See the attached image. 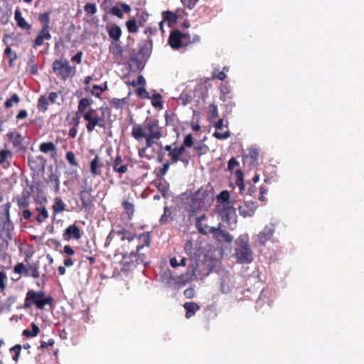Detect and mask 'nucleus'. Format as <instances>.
<instances>
[{"label": "nucleus", "instance_id": "cd10ccee", "mask_svg": "<svg viewBox=\"0 0 364 364\" xmlns=\"http://www.w3.org/2000/svg\"><path fill=\"white\" fill-rule=\"evenodd\" d=\"M52 210L54 216L66 210V204L60 197H55L54 198Z\"/></svg>", "mask_w": 364, "mask_h": 364}, {"label": "nucleus", "instance_id": "3c124183", "mask_svg": "<svg viewBox=\"0 0 364 364\" xmlns=\"http://www.w3.org/2000/svg\"><path fill=\"white\" fill-rule=\"evenodd\" d=\"M85 191H82L80 193V199L81 200L82 207L85 209H87L90 208L91 201L89 199L85 198Z\"/></svg>", "mask_w": 364, "mask_h": 364}, {"label": "nucleus", "instance_id": "7c9ffc66", "mask_svg": "<svg viewBox=\"0 0 364 364\" xmlns=\"http://www.w3.org/2000/svg\"><path fill=\"white\" fill-rule=\"evenodd\" d=\"M31 194L28 191H23L21 195L17 198V205L20 209L26 208L29 205Z\"/></svg>", "mask_w": 364, "mask_h": 364}, {"label": "nucleus", "instance_id": "ea45409f", "mask_svg": "<svg viewBox=\"0 0 364 364\" xmlns=\"http://www.w3.org/2000/svg\"><path fill=\"white\" fill-rule=\"evenodd\" d=\"M4 55L9 60V66H13L14 61L17 59V55L16 52L13 51L10 46H7L4 50Z\"/></svg>", "mask_w": 364, "mask_h": 364}, {"label": "nucleus", "instance_id": "412c9836", "mask_svg": "<svg viewBox=\"0 0 364 364\" xmlns=\"http://www.w3.org/2000/svg\"><path fill=\"white\" fill-rule=\"evenodd\" d=\"M50 28L46 27H42L41 31L38 32L37 37L36 38L33 46L34 48L41 46L43 43L44 40L51 39V34L50 33Z\"/></svg>", "mask_w": 364, "mask_h": 364}, {"label": "nucleus", "instance_id": "bb28decb", "mask_svg": "<svg viewBox=\"0 0 364 364\" xmlns=\"http://www.w3.org/2000/svg\"><path fill=\"white\" fill-rule=\"evenodd\" d=\"M205 219V214H202L201 215L198 216L196 220V227L198 231L202 235H207L208 233H210L209 230L211 228L208 225H204L203 223V221Z\"/></svg>", "mask_w": 364, "mask_h": 364}, {"label": "nucleus", "instance_id": "6e6d98bb", "mask_svg": "<svg viewBox=\"0 0 364 364\" xmlns=\"http://www.w3.org/2000/svg\"><path fill=\"white\" fill-rule=\"evenodd\" d=\"M193 146V137L191 134H187L183 140V143L180 146H183L186 149V147H192Z\"/></svg>", "mask_w": 364, "mask_h": 364}, {"label": "nucleus", "instance_id": "0eeeda50", "mask_svg": "<svg viewBox=\"0 0 364 364\" xmlns=\"http://www.w3.org/2000/svg\"><path fill=\"white\" fill-rule=\"evenodd\" d=\"M55 74L63 80L75 75V67L70 66L69 62L65 59L55 60L52 65Z\"/></svg>", "mask_w": 364, "mask_h": 364}, {"label": "nucleus", "instance_id": "9d476101", "mask_svg": "<svg viewBox=\"0 0 364 364\" xmlns=\"http://www.w3.org/2000/svg\"><path fill=\"white\" fill-rule=\"evenodd\" d=\"M190 43L188 35L178 30L172 31L168 38V44L175 50L186 47Z\"/></svg>", "mask_w": 364, "mask_h": 364}, {"label": "nucleus", "instance_id": "052dcab7", "mask_svg": "<svg viewBox=\"0 0 364 364\" xmlns=\"http://www.w3.org/2000/svg\"><path fill=\"white\" fill-rule=\"evenodd\" d=\"M199 0H181L183 5L189 9H193Z\"/></svg>", "mask_w": 364, "mask_h": 364}, {"label": "nucleus", "instance_id": "69168bd1", "mask_svg": "<svg viewBox=\"0 0 364 364\" xmlns=\"http://www.w3.org/2000/svg\"><path fill=\"white\" fill-rule=\"evenodd\" d=\"M248 156H250L254 161H256L259 156V151L255 148H251L249 149Z\"/></svg>", "mask_w": 364, "mask_h": 364}, {"label": "nucleus", "instance_id": "6e6552de", "mask_svg": "<svg viewBox=\"0 0 364 364\" xmlns=\"http://www.w3.org/2000/svg\"><path fill=\"white\" fill-rule=\"evenodd\" d=\"M151 45L148 43L139 48L137 53H133L131 55L130 60L135 64L138 70H142L144 68L146 62L150 55Z\"/></svg>", "mask_w": 364, "mask_h": 364}, {"label": "nucleus", "instance_id": "4468645a", "mask_svg": "<svg viewBox=\"0 0 364 364\" xmlns=\"http://www.w3.org/2000/svg\"><path fill=\"white\" fill-rule=\"evenodd\" d=\"M113 171L120 176L128 171V164L125 163L122 156L117 154L112 163Z\"/></svg>", "mask_w": 364, "mask_h": 364}, {"label": "nucleus", "instance_id": "4d7b16f0", "mask_svg": "<svg viewBox=\"0 0 364 364\" xmlns=\"http://www.w3.org/2000/svg\"><path fill=\"white\" fill-rule=\"evenodd\" d=\"M7 276L3 271H0V290L3 291L6 287Z\"/></svg>", "mask_w": 364, "mask_h": 364}, {"label": "nucleus", "instance_id": "c9c22d12", "mask_svg": "<svg viewBox=\"0 0 364 364\" xmlns=\"http://www.w3.org/2000/svg\"><path fill=\"white\" fill-rule=\"evenodd\" d=\"M52 14V10H48L44 13H41L38 15V21L42 24V27L50 28V16Z\"/></svg>", "mask_w": 364, "mask_h": 364}, {"label": "nucleus", "instance_id": "774afa93", "mask_svg": "<svg viewBox=\"0 0 364 364\" xmlns=\"http://www.w3.org/2000/svg\"><path fill=\"white\" fill-rule=\"evenodd\" d=\"M183 295L187 299H191L195 296V290L193 288H188L183 291Z\"/></svg>", "mask_w": 364, "mask_h": 364}, {"label": "nucleus", "instance_id": "393cba45", "mask_svg": "<svg viewBox=\"0 0 364 364\" xmlns=\"http://www.w3.org/2000/svg\"><path fill=\"white\" fill-rule=\"evenodd\" d=\"M274 233V229L269 226H265L264 229L259 232L258 241L260 244H264L267 241L269 240Z\"/></svg>", "mask_w": 364, "mask_h": 364}, {"label": "nucleus", "instance_id": "5701e85b", "mask_svg": "<svg viewBox=\"0 0 364 364\" xmlns=\"http://www.w3.org/2000/svg\"><path fill=\"white\" fill-rule=\"evenodd\" d=\"M46 183L53 186L54 191L56 193H59L60 179L57 171L54 172L52 168L50 169V173L48 174V178L46 179Z\"/></svg>", "mask_w": 364, "mask_h": 364}, {"label": "nucleus", "instance_id": "c756f323", "mask_svg": "<svg viewBox=\"0 0 364 364\" xmlns=\"http://www.w3.org/2000/svg\"><path fill=\"white\" fill-rule=\"evenodd\" d=\"M107 33L109 38L115 42L119 41L122 33L120 27L115 24L107 28Z\"/></svg>", "mask_w": 364, "mask_h": 364}, {"label": "nucleus", "instance_id": "680f3d73", "mask_svg": "<svg viewBox=\"0 0 364 364\" xmlns=\"http://www.w3.org/2000/svg\"><path fill=\"white\" fill-rule=\"evenodd\" d=\"M110 13L119 18H122L124 16L122 9H120L117 6H113L110 9Z\"/></svg>", "mask_w": 364, "mask_h": 364}, {"label": "nucleus", "instance_id": "b1692460", "mask_svg": "<svg viewBox=\"0 0 364 364\" xmlns=\"http://www.w3.org/2000/svg\"><path fill=\"white\" fill-rule=\"evenodd\" d=\"M243 173L240 169H237L235 171V183L238 186L240 193L241 194H249L252 195V192L249 190L245 191V186L243 179Z\"/></svg>", "mask_w": 364, "mask_h": 364}, {"label": "nucleus", "instance_id": "603ef678", "mask_svg": "<svg viewBox=\"0 0 364 364\" xmlns=\"http://www.w3.org/2000/svg\"><path fill=\"white\" fill-rule=\"evenodd\" d=\"M19 97L16 94L13 95L11 98L8 99L5 103L4 106L6 108H10L13 106L14 104H17L19 102Z\"/></svg>", "mask_w": 364, "mask_h": 364}, {"label": "nucleus", "instance_id": "a878e982", "mask_svg": "<svg viewBox=\"0 0 364 364\" xmlns=\"http://www.w3.org/2000/svg\"><path fill=\"white\" fill-rule=\"evenodd\" d=\"M183 308L186 309L185 316L186 318H191L198 311L200 310V306L193 301H188L184 303Z\"/></svg>", "mask_w": 364, "mask_h": 364}, {"label": "nucleus", "instance_id": "5fc2aeb1", "mask_svg": "<svg viewBox=\"0 0 364 364\" xmlns=\"http://www.w3.org/2000/svg\"><path fill=\"white\" fill-rule=\"evenodd\" d=\"M85 11L88 14L93 15L97 12V6L94 3H87L84 6Z\"/></svg>", "mask_w": 364, "mask_h": 364}, {"label": "nucleus", "instance_id": "72a5a7b5", "mask_svg": "<svg viewBox=\"0 0 364 364\" xmlns=\"http://www.w3.org/2000/svg\"><path fill=\"white\" fill-rule=\"evenodd\" d=\"M7 136L14 147H19L22 145L23 138L18 133L9 132Z\"/></svg>", "mask_w": 364, "mask_h": 364}, {"label": "nucleus", "instance_id": "c03bdc74", "mask_svg": "<svg viewBox=\"0 0 364 364\" xmlns=\"http://www.w3.org/2000/svg\"><path fill=\"white\" fill-rule=\"evenodd\" d=\"M218 200L220 203H225V205H230V193L228 191H223L218 196Z\"/></svg>", "mask_w": 364, "mask_h": 364}, {"label": "nucleus", "instance_id": "a211bd4d", "mask_svg": "<svg viewBox=\"0 0 364 364\" xmlns=\"http://www.w3.org/2000/svg\"><path fill=\"white\" fill-rule=\"evenodd\" d=\"M82 237L80 228L75 225H69L64 231L63 237L65 240L69 241L72 238L79 240Z\"/></svg>", "mask_w": 364, "mask_h": 364}, {"label": "nucleus", "instance_id": "aec40b11", "mask_svg": "<svg viewBox=\"0 0 364 364\" xmlns=\"http://www.w3.org/2000/svg\"><path fill=\"white\" fill-rule=\"evenodd\" d=\"M257 205L253 202H245L238 207L239 213L244 218L252 217L255 212Z\"/></svg>", "mask_w": 364, "mask_h": 364}, {"label": "nucleus", "instance_id": "49530a36", "mask_svg": "<svg viewBox=\"0 0 364 364\" xmlns=\"http://www.w3.org/2000/svg\"><path fill=\"white\" fill-rule=\"evenodd\" d=\"M92 101L87 98H82L78 103V111L77 112H83L90 105Z\"/></svg>", "mask_w": 364, "mask_h": 364}, {"label": "nucleus", "instance_id": "a18cd8bd", "mask_svg": "<svg viewBox=\"0 0 364 364\" xmlns=\"http://www.w3.org/2000/svg\"><path fill=\"white\" fill-rule=\"evenodd\" d=\"M109 51L114 55H122L123 53V48L120 43H115L109 46Z\"/></svg>", "mask_w": 364, "mask_h": 364}, {"label": "nucleus", "instance_id": "58836bf2", "mask_svg": "<svg viewBox=\"0 0 364 364\" xmlns=\"http://www.w3.org/2000/svg\"><path fill=\"white\" fill-rule=\"evenodd\" d=\"M110 105H112L116 109H120L128 104V97H124L122 99L112 98L109 100Z\"/></svg>", "mask_w": 364, "mask_h": 364}, {"label": "nucleus", "instance_id": "f257e3e1", "mask_svg": "<svg viewBox=\"0 0 364 364\" xmlns=\"http://www.w3.org/2000/svg\"><path fill=\"white\" fill-rule=\"evenodd\" d=\"M118 235L120 236L122 244L121 245L123 258L136 257L135 261L136 263L145 262L146 255L141 253L140 251L144 247H149L151 241V236L149 232L139 235H135L132 232L123 228L117 231Z\"/></svg>", "mask_w": 364, "mask_h": 364}, {"label": "nucleus", "instance_id": "37998d69", "mask_svg": "<svg viewBox=\"0 0 364 364\" xmlns=\"http://www.w3.org/2000/svg\"><path fill=\"white\" fill-rule=\"evenodd\" d=\"M48 99L44 95L41 96L38 102V109L41 112H45L48 108Z\"/></svg>", "mask_w": 364, "mask_h": 364}, {"label": "nucleus", "instance_id": "6ab92c4d", "mask_svg": "<svg viewBox=\"0 0 364 364\" xmlns=\"http://www.w3.org/2000/svg\"><path fill=\"white\" fill-rule=\"evenodd\" d=\"M141 98L151 99V105L156 109H162L163 102L161 100V95L159 92H154L151 96H149V92H137Z\"/></svg>", "mask_w": 364, "mask_h": 364}, {"label": "nucleus", "instance_id": "39448f33", "mask_svg": "<svg viewBox=\"0 0 364 364\" xmlns=\"http://www.w3.org/2000/svg\"><path fill=\"white\" fill-rule=\"evenodd\" d=\"M54 299L51 296H46L43 291L29 289L26 294L23 306L25 309L35 306L38 309H43L46 305L53 306Z\"/></svg>", "mask_w": 364, "mask_h": 364}, {"label": "nucleus", "instance_id": "8fccbe9b", "mask_svg": "<svg viewBox=\"0 0 364 364\" xmlns=\"http://www.w3.org/2000/svg\"><path fill=\"white\" fill-rule=\"evenodd\" d=\"M21 349L22 346L20 344H16L10 348V352L14 353L13 356V360L14 361H18Z\"/></svg>", "mask_w": 364, "mask_h": 364}, {"label": "nucleus", "instance_id": "e2e57ef3", "mask_svg": "<svg viewBox=\"0 0 364 364\" xmlns=\"http://www.w3.org/2000/svg\"><path fill=\"white\" fill-rule=\"evenodd\" d=\"M80 122V115L79 112H76L75 116L70 119V124L74 127H77Z\"/></svg>", "mask_w": 364, "mask_h": 364}, {"label": "nucleus", "instance_id": "bf43d9fd", "mask_svg": "<svg viewBox=\"0 0 364 364\" xmlns=\"http://www.w3.org/2000/svg\"><path fill=\"white\" fill-rule=\"evenodd\" d=\"M230 136V132L229 131H226L223 133L219 132H215L213 133V136L217 139L223 140L226 139Z\"/></svg>", "mask_w": 364, "mask_h": 364}, {"label": "nucleus", "instance_id": "f03ea898", "mask_svg": "<svg viewBox=\"0 0 364 364\" xmlns=\"http://www.w3.org/2000/svg\"><path fill=\"white\" fill-rule=\"evenodd\" d=\"M132 136L137 141L145 138L146 147H151L154 144L159 146L156 141L162 137V129L158 119L148 117L144 121V127L141 124L133 127Z\"/></svg>", "mask_w": 364, "mask_h": 364}, {"label": "nucleus", "instance_id": "864d4df0", "mask_svg": "<svg viewBox=\"0 0 364 364\" xmlns=\"http://www.w3.org/2000/svg\"><path fill=\"white\" fill-rule=\"evenodd\" d=\"M65 158L69 164L73 166H78V162L76 161L75 155L73 151H68L65 155Z\"/></svg>", "mask_w": 364, "mask_h": 364}, {"label": "nucleus", "instance_id": "7ed1b4c3", "mask_svg": "<svg viewBox=\"0 0 364 364\" xmlns=\"http://www.w3.org/2000/svg\"><path fill=\"white\" fill-rule=\"evenodd\" d=\"M111 110L107 107H101L94 109L90 108L84 114V119L87 122L86 128L88 132H92L96 127L106 128L107 118L110 119Z\"/></svg>", "mask_w": 364, "mask_h": 364}, {"label": "nucleus", "instance_id": "2eb2a0df", "mask_svg": "<svg viewBox=\"0 0 364 364\" xmlns=\"http://www.w3.org/2000/svg\"><path fill=\"white\" fill-rule=\"evenodd\" d=\"M97 79L92 76H87L85 78L84 83L85 85V91H105L107 89L106 82L98 85Z\"/></svg>", "mask_w": 364, "mask_h": 364}, {"label": "nucleus", "instance_id": "13d9d810", "mask_svg": "<svg viewBox=\"0 0 364 364\" xmlns=\"http://www.w3.org/2000/svg\"><path fill=\"white\" fill-rule=\"evenodd\" d=\"M12 156V154L11 152V151L8 150V149H4V150H1L0 151V164H2L5 162V161L6 160V159L8 157H11Z\"/></svg>", "mask_w": 364, "mask_h": 364}, {"label": "nucleus", "instance_id": "1a4fd4ad", "mask_svg": "<svg viewBox=\"0 0 364 364\" xmlns=\"http://www.w3.org/2000/svg\"><path fill=\"white\" fill-rule=\"evenodd\" d=\"M209 196L208 190L200 188L193 196L191 204L189 208V218H192L196 214V209L200 208L204 205V200Z\"/></svg>", "mask_w": 364, "mask_h": 364}, {"label": "nucleus", "instance_id": "423d86ee", "mask_svg": "<svg viewBox=\"0 0 364 364\" xmlns=\"http://www.w3.org/2000/svg\"><path fill=\"white\" fill-rule=\"evenodd\" d=\"M237 262L241 264L250 263L253 260L252 251L246 238L240 237L236 241L235 253Z\"/></svg>", "mask_w": 364, "mask_h": 364}, {"label": "nucleus", "instance_id": "20e7f679", "mask_svg": "<svg viewBox=\"0 0 364 364\" xmlns=\"http://www.w3.org/2000/svg\"><path fill=\"white\" fill-rule=\"evenodd\" d=\"M159 146L160 147L157 153L159 161L162 162L164 161L166 151L168 152L171 164H176L178 161H181L185 166L188 165L191 156L186 154V149L183 146H178L176 143L163 146L161 142L159 143Z\"/></svg>", "mask_w": 364, "mask_h": 364}, {"label": "nucleus", "instance_id": "f8f14e48", "mask_svg": "<svg viewBox=\"0 0 364 364\" xmlns=\"http://www.w3.org/2000/svg\"><path fill=\"white\" fill-rule=\"evenodd\" d=\"M46 163V159L41 155L29 156L28 160L29 167L36 172L43 170Z\"/></svg>", "mask_w": 364, "mask_h": 364}, {"label": "nucleus", "instance_id": "473e14b6", "mask_svg": "<svg viewBox=\"0 0 364 364\" xmlns=\"http://www.w3.org/2000/svg\"><path fill=\"white\" fill-rule=\"evenodd\" d=\"M40 333V328L35 323H31L29 328L23 331L22 335L26 338H33Z\"/></svg>", "mask_w": 364, "mask_h": 364}, {"label": "nucleus", "instance_id": "09e8293b", "mask_svg": "<svg viewBox=\"0 0 364 364\" xmlns=\"http://www.w3.org/2000/svg\"><path fill=\"white\" fill-rule=\"evenodd\" d=\"M28 270L31 271V274H29V276L34 279H38L40 277L39 266L38 263H33L29 265Z\"/></svg>", "mask_w": 364, "mask_h": 364}, {"label": "nucleus", "instance_id": "e433bc0d", "mask_svg": "<svg viewBox=\"0 0 364 364\" xmlns=\"http://www.w3.org/2000/svg\"><path fill=\"white\" fill-rule=\"evenodd\" d=\"M39 150L45 154L48 152H56V146L52 141L43 142L39 146Z\"/></svg>", "mask_w": 364, "mask_h": 364}, {"label": "nucleus", "instance_id": "338daca9", "mask_svg": "<svg viewBox=\"0 0 364 364\" xmlns=\"http://www.w3.org/2000/svg\"><path fill=\"white\" fill-rule=\"evenodd\" d=\"M194 149L198 152L199 155H202L207 152L208 148L205 144H200V145L196 146L194 147Z\"/></svg>", "mask_w": 364, "mask_h": 364}, {"label": "nucleus", "instance_id": "2f4dec72", "mask_svg": "<svg viewBox=\"0 0 364 364\" xmlns=\"http://www.w3.org/2000/svg\"><path fill=\"white\" fill-rule=\"evenodd\" d=\"M38 213L36 220L38 223H42L48 218V211L44 205H39L36 208Z\"/></svg>", "mask_w": 364, "mask_h": 364}, {"label": "nucleus", "instance_id": "f704fd0d", "mask_svg": "<svg viewBox=\"0 0 364 364\" xmlns=\"http://www.w3.org/2000/svg\"><path fill=\"white\" fill-rule=\"evenodd\" d=\"M146 81L142 75H139L136 80H133L129 85H132V87H136L135 91H146L145 88Z\"/></svg>", "mask_w": 364, "mask_h": 364}, {"label": "nucleus", "instance_id": "de8ad7c7", "mask_svg": "<svg viewBox=\"0 0 364 364\" xmlns=\"http://www.w3.org/2000/svg\"><path fill=\"white\" fill-rule=\"evenodd\" d=\"M178 103L185 105L190 102L192 100V96L188 95L187 92H181L180 95L177 97Z\"/></svg>", "mask_w": 364, "mask_h": 364}, {"label": "nucleus", "instance_id": "4be33fe9", "mask_svg": "<svg viewBox=\"0 0 364 364\" xmlns=\"http://www.w3.org/2000/svg\"><path fill=\"white\" fill-rule=\"evenodd\" d=\"M103 167V164L100 160L98 155H96L95 158L90 161V172L93 176H100L102 173L101 168Z\"/></svg>", "mask_w": 364, "mask_h": 364}, {"label": "nucleus", "instance_id": "79ce46f5", "mask_svg": "<svg viewBox=\"0 0 364 364\" xmlns=\"http://www.w3.org/2000/svg\"><path fill=\"white\" fill-rule=\"evenodd\" d=\"M126 26L127 28L128 31L131 33H136L138 31V26L136 25V21L134 18L128 20L126 22Z\"/></svg>", "mask_w": 364, "mask_h": 364}, {"label": "nucleus", "instance_id": "0e129e2a", "mask_svg": "<svg viewBox=\"0 0 364 364\" xmlns=\"http://www.w3.org/2000/svg\"><path fill=\"white\" fill-rule=\"evenodd\" d=\"M239 166V162L234 157L231 158L228 164V170L232 171L236 166Z\"/></svg>", "mask_w": 364, "mask_h": 364}, {"label": "nucleus", "instance_id": "c85d7f7f", "mask_svg": "<svg viewBox=\"0 0 364 364\" xmlns=\"http://www.w3.org/2000/svg\"><path fill=\"white\" fill-rule=\"evenodd\" d=\"M14 18L16 21V24L19 28L26 31H28L31 28V25L27 23L24 18H23L21 12L19 9H16L15 11Z\"/></svg>", "mask_w": 364, "mask_h": 364}, {"label": "nucleus", "instance_id": "4c0bfd02", "mask_svg": "<svg viewBox=\"0 0 364 364\" xmlns=\"http://www.w3.org/2000/svg\"><path fill=\"white\" fill-rule=\"evenodd\" d=\"M122 205L124 209L126 214L127 215V218L129 220H132L134 213V205L128 200H124L122 202Z\"/></svg>", "mask_w": 364, "mask_h": 364}, {"label": "nucleus", "instance_id": "a19ab883", "mask_svg": "<svg viewBox=\"0 0 364 364\" xmlns=\"http://www.w3.org/2000/svg\"><path fill=\"white\" fill-rule=\"evenodd\" d=\"M14 272L18 274H23L26 277L29 276L28 267H26L22 262H18L14 266Z\"/></svg>", "mask_w": 364, "mask_h": 364}, {"label": "nucleus", "instance_id": "ddd939ff", "mask_svg": "<svg viewBox=\"0 0 364 364\" xmlns=\"http://www.w3.org/2000/svg\"><path fill=\"white\" fill-rule=\"evenodd\" d=\"M219 214L223 220L230 223L231 221H236V209L230 205H223L219 210Z\"/></svg>", "mask_w": 364, "mask_h": 364}, {"label": "nucleus", "instance_id": "f3484780", "mask_svg": "<svg viewBox=\"0 0 364 364\" xmlns=\"http://www.w3.org/2000/svg\"><path fill=\"white\" fill-rule=\"evenodd\" d=\"M161 14L164 21H167L169 26L176 23L178 19L181 18L183 15H187L183 10H177L176 13L170 11H164Z\"/></svg>", "mask_w": 364, "mask_h": 364}, {"label": "nucleus", "instance_id": "dca6fc26", "mask_svg": "<svg viewBox=\"0 0 364 364\" xmlns=\"http://www.w3.org/2000/svg\"><path fill=\"white\" fill-rule=\"evenodd\" d=\"M210 233L213 235V237L220 242H231L233 240L232 236L227 231L221 230L220 228H211Z\"/></svg>", "mask_w": 364, "mask_h": 364}, {"label": "nucleus", "instance_id": "9b49d317", "mask_svg": "<svg viewBox=\"0 0 364 364\" xmlns=\"http://www.w3.org/2000/svg\"><path fill=\"white\" fill-rule=\"evenodd\" d=\"M227 75L224 71H220L218 69L213 70L212 72L211 77L207 78L201 82L199 85L198 90H208L212 87V83L217 79L223 81L226 78Z\"/></svg>", "mask_w": 364, "mask_h": 364}]
</instances>
